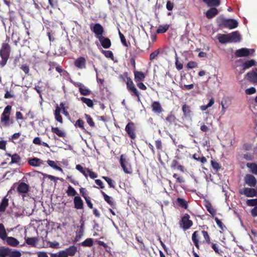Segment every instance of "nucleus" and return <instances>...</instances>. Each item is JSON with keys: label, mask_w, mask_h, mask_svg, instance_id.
<instances>
[{"label": "nucleus", "mask_w": 257, "mask_h": 257, "mask_svg": "<svg viewBox=\"0 0 257 257\" xmlns=\"http://www.w3.org/2000/svg\"><path fill=\"white\" fill-rule=\"evenodd\" d=\"M216 22L219 26L229 29L236 28L238 26V23L234 19H225L222 17H219L216 19Z\"/></svg>", "instance_id": "f257e3e1"}, {"label": "nucleus", "mask_w": 257, "mask_h": 257, "mask_svg": "<svg viewBox=\"0 0 257 257\" xmlns=\"http://www.w3.org/2000/svg\"><path fill=\"white\" fill-rule=\"evenodd\" d=\"M10 52L11 47L9 44L6 43H3L0 50V55L2 58L0 65L2 67H4L7 64L10 57Z\"/></svg>", "instance_id": "f03ea898"}, {"label": "nucleus", "mask_w": 257, "mask_h": 257, "mask_svg": "<svg viewBox=\"0 0 257 257\" xmlns=\"http://www.w3.org/2000/svg\"><path fill=\"white\" fill-rule=\"evenodd\" d=\"M12 109L11 105H7L4 109L1 116L2 126H8L13 123L12 120L10 119V114Z\"/></svg>", "instance_id": "7ed1b4c3"}, {"label": "nucleus", "mask_w": 257, "mask_h": 257, "mask_svg": "<svg viewBox=\"0 0 257 257\" xmlns=\"http://www.w3.org/2000/svg\"><path fill=\"white\" fill-rule=\"evenodd\" d=\"M221 4L220 0H210V19L213 18L218 15L220 9H217Z\"/></svg>", "instance_id": "20e7f679"}, {"label": "nucleus", "mask_w": 257, "mask_h": 257, "mask_svg": "<svg viewBox=\"0 0 257 257\" xmlns=\"http://www.w3.org/2000/svg\"><path fill=\"white\" fill-rule=\"evenodd\" d=\"M119 162L123 171L126 174H132V169L130 160L124 155H121L120 157Z\"/></svg>", "instance_id": "39448f33"}, {"label": "nucleus", "mask_w": 257, "mask_h": 257, "mask_svg": "<svg viewBox=\"0 0 257 257\" xmlns=\"http://www.w3.org/2000/svg\"><path fill=\"white\" fill-rule=\"evenodd\" d=\"M90 29L94 33L96 38L98 39L102 36L104 30L100 24L92 23L90 25Z\"/></svg>", "instance_id": "423d86ee"}, {"label": "nucleus", "mask_w": 257, "mask_h": 257, "mask_svg": "<svg viewBox=\"0 0 257 257\" xmlns=\"http://www.w3.org/2000/svg\"><path fill=\"white\" fill-rule=\"evenodd\" d=\"M239 193L244 194L247 197H253L256 196V191L254 188H244L243 190H240Z\"/></svg>", "instance_id": "0eeeda50"}, {"label": "nucleus", "mask_w": 257, "mask_h": 257, "mask_svg": "<svg viewBox=\"0 0 257 257\" xmlns=\"http://www.w3.org/2000/svg\"><path fill=\"white\" fill-rule=\"evenodd\" d=\"M227 35H228L229 42L236 43L240 41L241 36L238 31H235Z\"/></svg>", "instance_id": "6e6552de"}, {"label": "nucleus", "mask_w": 257, "mask_h": 257, "mask_svg": "<svg viewBox=\"0 0 257 257\" xmlns=\"http://www.w3.org/2000/svg\"><path fill=\"white\" fill-rule=\"evenodd\" d=\"M244 182L250 187H255L256 184V180L254 176L251 174H247L244 177Z\"/></svg>", "instance_id": "1a4fd4ad"}, {"label": "nucleus", "mask_w": 257, "mask_h": 257, "mask_svg": "<svg viewBox=\"0 0 257 257\" xmlns=\"http://www.w3.org/2000/svg\"><path fill=\"white\" fill-rule=\"evenodd\" d=\"M125 130L130 138H131L132 139L136 138V136L134 131L135 128L134 123L132 122L128 123L125 126Z\"/></svg>", "instance_id": "9d476101"}, {"label": "nucleus", "mask_w": 257, "mask_h": 257, "mask_svg": "<svg viewBox=\"0 0 257 257\" xmlns=\"http://www.w3.org/2000/svg\"><path fill=\"white\" fill-rule=\"evenodd\" d=\"M255 71L253 70L248 72L246 74L247 79L252 83L257 84V68Z\"/></svg>", "instance_id": "9b49d317"}, {"label": "nucleus", "mask_w": 257, "mask_h": 257, "mask_svg": "<svg viewBox=\"0 0 257 257\" xmlns=\"http://www.w3.org/2000/svg\"><path fill=\"white\" fill-rule=\"evenodd\" d=\"M74 64L79 69H84L86 68V60L84 57H79L75 60Z\"/></svg>", "instance_id": "f8f14e48"}, {"label": "nucleus", "mask_w": 257, "mask_h": 257, "mask_svg": "<svg viewBox=\"0 0 257 257\" xmlns=\"http://www.w3.org/2000/svg\"><path fill=\"white\" fill-rule=\"evenodd\" d=\"M250 54L249 50L247 48H241L236 50L235 56L237 57H246Z\"/></svg>", "instance_id": "ddd939ff"}, {"label": "nucleus", "mask_w": 257, "mask_h": 257, "mask_svg": "<svg viewBox=\"0 0 257 257\" xmlns=\"http://www.w3.org/2000/svg\"><path fill=\"white\" fill-rule=\"evenodd\" d=\"M189 215H185L182 218V227L184 229L189 228L192 225V222L189 219Z\"/></svg>", "instance_id": "4468645a"}, {"label": "nucleus", "mask_w": 257, "mask_h": 257, "mask_svg": "<svg viewBox=\"0 0 257 257\" xmlns=\"http://www.w3.org/2000/svg\"><path fill=\"white\" fill-rule=\"evenodd\" d=\"M152 111L157 114L161 113L163 110L162 106L158 101H154L151 105Z\"/></svg>", "instance_id": "2eb2a0df"}, {"label": "nucleus", "mask_w": 257, "mask_h": 257, "mask_svg": "<svg viewBox=\"0 0 257 257\" xmlns=\"http://www.w3.org/2000/svg\"><path fill=\"white\" fill-rule=\"evenodd\" d=\"M102 46L105 49L108 48L111 46L110 40L108 38L104 37L103 36L98 39Z\"/></svg>", "instance_id": "dca6fc26"}, {"label": "nucleus", "mask_w": 257, "mask_h": 257, "mask_svg": "<svg viewBox=\"0 0 257 257\" xmlns=\"http://www.w3.org/2000/svg\"><path fill=\"white\" fill-rule=\"evenodd\" d=\"M28 162L31 166L33 167H38L43 164V161L37 158L30 159Z\"/></svg>", "instance_id": "f3484780"}, {"label": "nucleus", "mask_w": 257, "mask_h": 257, "mask_svg": "<svg viewBox=\"0 0 257 257\" xmlns=\"http://www.w3.org/2000/svg\"><path fill=\"white\" fill-rule=\"evenodd\" d=\"M74 203L75 207L78 209L83 208V201L79 196H75L74 199Z\"/></svg>", "instance_id": "a211bd4d"}, {"label": "nucleus", "mask_w": 257, "mask_h": 257, "mask_svg": "<svg viewBox=\"0 0 257 257\" xmlns=\"http://www.w3.org/2000/svg\"><path fill=\"white\" fill-rule=\"evenodd\" d=\"M5 240H6L7 244L12 246L16 247L19 244L18 240L13 237H7Z\"/></svg>", "instance_id": "6ab92c4d"}, {"label": "nucleus", "mask_w": 257, "mask_h": 257, "mask_svg": "<svg viewBox=\"0 0 257 257\" xmlns=\"http://www.w3.org/2000/svg\"><path fill=\"white\" fill-rule=\"evenodd\" d=\"M65 250L68 256H73L76 254L77 251V247L73 245L66 248V249H65Z\"/></svg>", "instance_id": "aec40b11"}, {"label": "nucleus", "mask_w": 257, "mask_h": 257, "mask_svg": "<svg viewBox=\"0 0 257 257\" xmlns=\"http://www.w3.org/2000/svg\"><path fill=\"white\" fill-rule=\"evenodd\" d=\"M29 190V186L25 183H21L18 187V191L21 193H26Z\"/></svg>", "instance_id": "412c9836"}, {"label": "nucleus", "mask_w": 257, "mask_h": 257, "mask_svg": "<svg viewBox=\"0 0 257 257\" xmlns=\"http://www.w3.org/2000/svg\"><path fill=\"white\" fill-rule=\"evenodd\" d=\"M76 169L80 172L86 178L88 177V173L89 172L88 168H83L80 165H77Z\"/></svg>", "instance_id": "4be33fe9"}, {"label": "nucleus", "mask_w": 257, "mask_h": 257, "mask_svg": "<svg viewBox=\"0 0 257 257\" xmlns=\"http://www.w3.org/2000/svg\"><path fill=\"white\" fill-rule=\"evenodd\" d=\"M26 243L29 245H31L33 246H36V243L38 241L37 237H25Z\"/></svg>", "instance_id": "5701e85b"}, {"label": "nucleus", "mask_w": 257, "mask_h": 257, "mask_svg": "<svg viewBox=\"0 0 257 257\" xmlns=\"http://www.w3.org/2000/svg\"><path fill=\"white\" fill-rule=\"evenodd\" d=\"M144 74L141 71L135 72V79L136 81H142L145 79Z\"/></svg>", "instance_id": "b1692460"}, {"label": "nucleus", "mask_w": 257, "mask_h": 257, "mask_svg": "<svg viewBox=\"0 0 257 257\" xmlns=\"http://www.w3.org/2000/svg\"><path fill=\"white\" fill-rule=\"evenodd\" d=\"M8 199L4 197L0 204V212H4L9 205Z\"/></svg>", "instance_id": "393cba45"}, {"label": "nucleus", "mask_w": 257, "mask_h": 257, "mask_svg": "<svg viewBox=\"0 0 257 257\" xmlns=\"http://www.w3.org/2000/svg\"><path fill=\"white\" fill-rule=\"evenodd\" d=\"M61 108L58 106H57L55 111V119L60 123H62V118L60 115Z\"/></svg>", "instance_id": "a878e982"}, {"label": "nucleus", "mask_w": 257, "mask_h": 257, "mask_svg": "<svg viewBox=\"0 0 257 257\" xmlns=\"http://www.w3.org/2000/svg\"><path fill=\"white\" fill-rule=\"evenodd\" d=\"M246 166L250 169L252 173L257 175V164L255 163H247Z\"/></svg>", "instance_id": "bb28decb"}, {"label": "nucleus", "mask_w": 257, "mask_h": 257, "mask_svg": "<svg viewBox=\"0 0 257 257\" xmlns=\"http://www.w3.org/2000/svg\"><path fill=\"white\" fill-rule=\"evenodd\" d=\"M255 61L252 59L250 60H247L242 65L243 66V69H248L254 65H255Z\"/></svg>", "instance_id": "cd10ccee"}, {"label": "nucleus", "mask_w": 257, "mask_h": 257, "mask_svg": "<svg viewBox=\"0 0 257 257\" xmlns=\"http://www.w3.org/2000/svg\"><path fill=\"white\" fill-rule=\"evenodd\" d=\"M7 237V234L4 225L0 223V238L3 240H5Z\"/></svg>", "instance_id": "c85d7f7f"}, {"label": "nucleus", "mask_w": 257, "mask_h": 257, "mask_svg": "<svg viewBox=\"0 0 257 257\" xmlns=\"http://www.w3.org/2000/svg\"><path fill=\"white\" fill-rule=\"evenodd\" d=\"M9 257H21L22 255L20 251L18 250H12L11 249H9V253H8Z\"/></svg>", "instance_id": "c756f323"}, {"label": "nucleus", "mask_w": 257, "mask_h": 257, "mask_svg": "<svg viewBox=\"0 0 257 257\" xmlns=\"http://www.w3.org/2000/svg\"><path fill=\"white\" fill-rule=\"evenodd\" d=\"M200 237L198 231H195L192 234V239L193 242H194L195 245L198 248V238Z\"/></svg>", "instance_id": "7c9ffc66"}, {"label": "nucleus", "mask_w": 257, "mask_h": 257, "mask_svg": "<svg viewBox=\"0 0 257 257\" xmlns=\"http://www.w3.org/2000/svg\"><path fill=\"white\" fill-rule=\"evenodd\" d=\"M228 39L227 34H221L218 38L219 42L221 44L229 42Z\"/></svg>", "instance_id": "2f4dec72"}, {"label": "nucleus", "mask_w": 257, "mask_h": 257, "mask_svg": "<svg viewBox=\"0 0 257 257\" xmlns=\"http://www.w3.org/2000/svg\"><path fill=\"white\" fill-rule=\"evenodd\" d=\"M9 247L0 246V257H7L9 253Z\"/></svg>", "instance_id": "473e14b6"}, {"label": "nucleus", "mask_w": 257, "mask_h": 257, "mask_svg": "<svg viewBox=\"0 0 257 257\" xmlns=\"http://www.w3.org/2000/svg\"><path fill=\"white\" fill-rule=\"evenodd\" d=\"M93 240L92 238H89L85 239L81 243V245L85 247H90L93 245Z\"/></svg>", "instance_id": "72a5a7b5"}, {"label": "nucleus", "mask_w": 257, "mask_h": 257, "mask_svg": "<svg viewBox=\"0 0 257 257\" xmlns=\"http://www.w3.org/2000/svg\"><path fill=\"white\" fill-rule=\"evenodd\" d=\"M8 156H10L11 157V164H13V163H19V161H20V156L17 154H15L13 155H11V154H8Z\"/></svg>", "instance_id": "f704fd0d"}, {"label": "nucleus", "mask_w": 257, "mask_h": 257, "mask_svg": "<svg viewBox=\"0 0 257 257\" xmlns=\"http://www.w3.org/2000/svg\"><path fill=\"white\" fill-rule=\"evenodd\" d=\"M169 28V25H167V24L164 25H160V26H159V27H158V28L157 30V33H164L166 32L168 30Z\"/></svg>", "instance_id": "c9c22d12"}, {"label": "nucleus", "mask_w": 257, "mask_h": 257, "mask_svg": "<svg viewBox=\"0 0 257 257\" xmlns=\"http://www.w3.org/2000/svg\"><path fill=\"white\" fill-rule=\"evenodd\" d=\"M80 99L83 103L86 104L88 107H93V103L90 99L87 98H86L84 97H82L80 98Z\"/></svg>", "instance_id": "e433bc0d"}, {"label": "nucleus", "mask_w": 257, "mask_h": 257, "mask_svg": "<svg viewBox=\"0 0 257 257\" xmlns=\"http://www.w3.org/2000/svg\"><path fill=\"white\" fill-rule=\"evenodd\" d=\"M47 163H48V164L50 166H51V167H52L53 169H55V170H58V171H61V172H63V170H62V169L61 167H60L58 166L56 164V163H55V162L54 161H51V160H48V161H47Z\"/></svg>", "instance_id": "4c0bfd02"}, {"label": "nucleus", "mask_w": 257, "mask_h": 257, "mask_svg": "<svg viewBox=\"0 0 257 257\" xmlns=\"http://www.w3.org/2000/svg\"><path fill=\"white\" fill-rule=\"evenodd\" d=\"M52 131L53 133L56 134L59 137H65V134L58 127H52Z\"/></svg>", "instance_id": "58836bf2"}, {"label": "nucleus", "mask_w": 257, "mask_h": 257, "mask_svg": "<svg viewBox=\"0 0 257 257\" xmlns=\"http://www.w3.org/2000/svg\"><path fill=\"white\" fill-rule=\"evenodd\" d=\"M211 247L216 253L220 255H222L223 252L221 249H219V245L218 244L216 243H212Z\"/></svg>", "instance_id": "ea45409f"}, {"label": "nucleus", "mask_w": 257, "mask_h": 257, "mask_svg": "<svg viewBox=\"0 0 257 257\" xmlns=\"http://www.w3.org/2000/svg\"><path fill=\"white\" fill-rule=\"evenodd\" d=\"M178 204L181 207L186 208L187 207L186 201L183 199L178 198L177 200Z\"/></svg>", "instance_id": "a19ab883"}, {"label": "nucleus", "mask_w": 257, "mask_h": 257, "mask_svg": "<svg viewBox=\"0 0 257 257\" xmlns=\"http://www.w3.org/2000/svg\"><path fill=\"white\" fill-rule=\"evenodd\" d=\"M79 91L83 95H88L90 93V91L84 86L79 87Z\"/></svg>", "instance_id": "79ce46f5"}, {"label": "nucleus", "mask_w": 257, "mask_h": 257, "mask_svg": "<svg viewBox=\"0 0 257 257\" xmlns=\"http://www.w3.org/2000/svg\"><path fill=\"white\" fill-rule=\"evenodd\" d=\"M84 116L85 119H86L87 122L89 124V125L91 127H94L95 126V124L94 122L93 121L91 116L87 114H85Z\"/></svg>", "instance_id": "37998d69"}, {"label": "nucleus", "mask_w": 257, "mask_h": 257, "mask_svg": "<svg viewBox=\"0 0 257 257\" xmlns=\"http://www.w3.org/2000/svg\"><path fill=\"white\" fill-rule=\"evenodd\" d=\"M128 89L131 92L132 95H135L138 97V99H140L139 93L135 86L130 87Z\"/></svg>", "instance_id": "c03bdc74"}, {"label": "nucleus", "mask_w": 257, "mask_h": 257, "mask_svg": "<svg viewBox=\"0 0 257 257\" xmlns=\"http://www.w3.org/2000/svg\"><path fill=\"white\" fill-rule=\"evenodd\" d=\"M246 203L247 205L248 206H257L256 199H247Z\"/></svg>", "instance_id": "a18cd8bd"}, {"label": "nucleus", "mask_w": 257, "mask_h": 257, "mask_svg": "<svg viewBox=\"0 0 257 257\" xmlns=\"http://www.w3.org/2000/svg\"><path fill=\"white\" fill-rule=\"evenodd\" d=\"M175 65L176 68L178 70H180L183 68V64L179 61L178 58L176 53L175 55Z\"/></svg>", "instance_id": "49530a36"}, {"label": "nucleus", "mask_w": 257, "mask_h": 257, "mask_svg": "<svg viewBox=\"0 0 257 257\" xmlns=\"http://www.w3.org/2000/svg\"><path fill=\"white\" fill-rule=\"evenodd\" d=\"M102 178L107 182L110 187L113 188L115 187L114 182L111 178L104 176H103Z\"/></svg>", "instance_id": "de8ad7c7"}, {"label": "nucleus", "mask_w": 257, "mask_h": 257, "mask_svg": "<svg viewBox=\"0 0 257 257\" xmlns=\"http://www.w3.org/2000/svg\"><path fill=\"white\" fill-rule=\"evenodd\" d=\"M211 164L212 167V168L216 171H217L219 169L221 168V165L218 163V162L211 160Z\"/></svg>", "instance_id": "09e8293b"}, {"label": "nucleus", "mask_w": 257, "mask_h": 257, "mask_svg": "<svg viewBox=\"0 0 257 257\" xmlns=\"http://www.w3.org/2000/svg\"><path fill=\"white\" fill-rule=\"evenodd\" d=\"M214 218V220H215L217 225L219 227V228L221 230H223L224 227H225V226L224 225L223 223L222 222L221 219H219L218 217L216 216L213 217Z\"/></svg>", "instance_id": "8fccbe9b"}, {"label": "nucleus", "mask_w": 257, "mask_h": 257, "mask_svg": "<svg viewBox=\"0 0 257 257\" xmlns=\"http://www.w3.org/2000/svg\"><path fill=\"white\" fill-rule=\"evenodd\" d=\"M67 193L69 196H74L77 194V192L75 190V189L72 187H71V186H69L68 187Z\"/></svg>", "instance_id": "3c124183"}, {"label": "nucleus", "mask_w": 257, "mask_h": 257, "mask_svg": "<svg viewBox=\"0 0 257 257\" xmlns=\"http://www.w3.org/2000/svg\"><path fill=\"white\" fill-rule=\"evenodd\" d=\"M102 53L108 58H112L113 55L112 52L109 50H102Z\"/></svg>", "instance_id": "603ef678"}, {"label": "nucleus", "mask_w": 257, "mask_h": 257, "mask_svg": "<svg viewBox=\"0 0 257 257\" xmlns=\"http://www.w3.org/2000/svg\"><path fill=\"white\" fill-rule=\"evenodd\" d=\"M44 176L45 178H47L50 179L51 180L54 181L55 182V183H57L58 180H62V179H61V178L56 177L55 176H52L50 175L45 174V175H44Z\"/></svg>", "instance_id": "864d4df0"}, {"label": "nucleus", "mask_w": 257, "mask_h": 257, "mask_svg": "<svg viewBox=\"0 0 257 257\" xmlns=\"http://www.w3.org/2000/svg\"><path fill=\"white\" fill-rule=\"evenodd\" d=\"M104 199L110 205H113L114 204L113 198L108 195L104 196Z\"/></svg>", "instance_id": "5fc2aeb1"}, {"label": "nucleus", "mask_w": 257, "mask_h": 257, "mask_svg": "<svg viewBox=\"0 0 257 257\" xmlns=\"http://www.w3.org/2000/svg\"><path fill=\"white\" fill-rule=\"evenodd\" d=\"M242 157L246 161H252L253 159V155L250 153L243 154Z\"/></svg>", "instance_id": "6e6d98bb"}, {"label": "nucleus", "mask_w": 257, "mask_h": 257, "mask_svg": "<svg viewBox=\"0 0 257 257\" xmlns=\"http://www.w3.org/2000/svg\"><path fill=\"white\" fill-rule=\"evenodd\" d=\"M199 234L200 237L201 236H203L204 239L208 242L209 241V237L207 231H201L200 232H199Z\"/></svg>", "instance_id": "4d7b16f0"}, {"label": "nucleus", "mask_w": 257, "mask_h": 257, "mask_svg": "<svg viewBox=\"0 0 257 257\" xmlns=\"http://www.w3.org/2000/svg\"><path fill=\"white\" fill-rule=\"evenodd\" d=\"M75 125L76 126H78V127L81 128L82 130L85 129L84 126V122L81 119H78L76 122Z\"/></svg>", "instance_id": "13d9d810"}, {"label": "nucleus", "mask_w": 257, "mask_h": 257, "mask_svg": "<svg viewBox=\"0 0 257 257\" xmlns=\"http://www.w3.org/2000/svg\"><path fill=\"white\" fill-rule=\"evenodd\" d=\"M182 110H183L184 114L185 115H188L190 113L189 107V106L187 105L186 104H184L183 105Z\"/></svg>", "instance_id": "bf43d9fd"}, {"label": "nucleus", "mask_w": 257, "mask_h": 257, "mask_svg": "<svg viewBox=\"0 0 257 257\" xmlns=\"http://www.w3.org/2000/svg\"><path fill=\"white\" fill-rule=\"evenodd\" d=\"M118 33H119V37H120L121 43L123 44V45L124 46L127 47V44L126 41L125 39L124 36L120 31H119Z\"/></svg>", "instance_id": "052dcab7"}, {"label": "nucleus", "mask_w": 257, "mask_h": 257, "mask_svg": "<svg viewBox=\"0 0 257 257\" xmlns=\"http://www.w3.org/2000/svg\"><path fill=\"white\" fill-rule=\"evenodd\" d=\"M49 245L52 248H59L60 247L59 243L56 241L49 242Z\"/></svg>", "instance_id": "680f3d73"}, {"label": "nucleus", "mask_w": 257, "mask_h": 257, "mask_svg": "<svg viewBox=\"0 0 257 257\" xmlns=\"http://www.w3.org/2000/svg\"><path fill=\"white\" fill-rule=\"evenodd\" d=\"M255 92H256V89L253 87H250L248 89H246L245 90V93L248 95H251V94H254L255 93Z\"/></svg>", "instance_id": "e2e57ef3"}, {"label": "nucleus", "mask_w": 257, "mask_h": 257, "mask_svg": "<svg viewBox=\"0 0 257 257\" xmlns=\"http://www.w3.org/2000/svg\"><path fill=\"white\" fill-rule=\"evenodd\" d=\"M159 53V52L158 50H157L153 52V53H152L150 55V60H153V59H154L158 55Z\"/></svg>", "instance_id": "0e129e2a"}, {"label": "nucleus", "mask_w": 257, "mask_h": 257, "mask_svg": "<svg viewBox=\"0 0 257 257\" xmlns=\"http://www.w3.org/2000/svg\"><path fill=\"white\" fill-rule=\"evenodd\" d=\"M197 64L196 62L194 61H190L187 64V67L189 68H194L197 67Z\"/></svg>", "instance_id": "69168bd1"}, {"label": "nucleus", "mask_w": 257, "mask_h": 257, "mask_svg": "<svg viewBox=\"0 0 257 257\" xmlns=\"http://www.w3.org/2000/svg\"><path fill=\"white\" fill-rule=\"evenodd\" d=\"M210 214H211L212 217H216V210L210 204Z\"/></svg>", "instance_id": "338daca9"}, {"label": "nucleus", "mask_w": 257, "mask_h": 257, "mask_svg": "<svg viewBox=\"0 0 257 257\" xmlns=\"http://www.w3.org/2000/svg\"><path fill=\"white\" fill-rule=\"evenodd\" d=\"M58 257H68L67 253L65 250L59 251L57 253Z\"/></svg>", "instance_id": "774afa93"}]
</instances>
